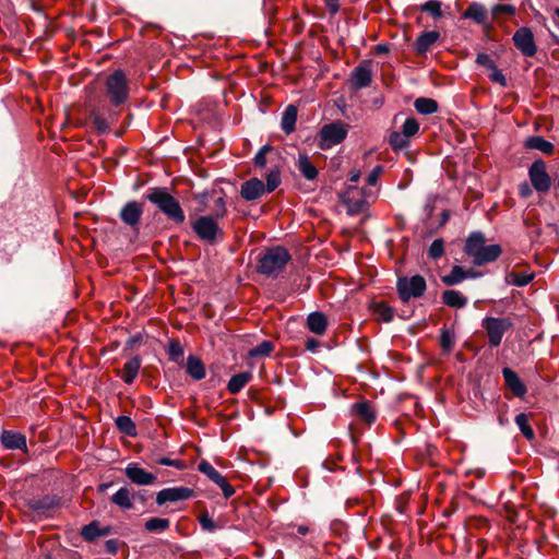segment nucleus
Wrapping results in <instances>:
<instances>
[{
  "label": "nucleus",
  "mask_w": 559,
  "mask_h": 559,
  "mask_svg": "<svg viewBox=\"0 0 559 559\" xmlns=\"http://www.w3.org/2000/svg\"><path fill=\"white\" fill-rule=\"evenodd\" d=\"M146 199L155 204L168 219L176 224H182L186 219L183 210L179 202L168 192L166 188H152L146 194Z\"/></svg>",
  "instance_id": "obj_1"
},
{
  "label": "nucleus",
  "mask_w": 559,
  "mask_h": 559,
  "mask_svg": "<svg viewBox=\"0 0 559 559\" xmlns=\"http://www.w3.org/2000/svg\"><path fill=\"white\" fill-rule=\"evenodd\" d=\"M290 260L289 252L283 247L266 249L259 259V273L267 276H277Z\"/></svg>",
  "instance_id": "obj_2"
},
{
  "label": "nucleus",
  "mask_w": 559,
  "mask_h": 559,
  "mask_svg": "<svg viewBox=\"0 0 559 559\" xmlns=\"http://www.w3.org/2000/svg\"><path fill=\"white\" fill-rule=\"evenodd\" d=\"M106 95L114 106H119L127 102L129 97L128 79L122 70H116L106 78Z\"/></svg>",
  "instance_id": "obj_3"
},
{
  "label": "nucleus",
  "mask_w": 559,
  "mask_h": 559,
  "mask_svg": "<svg viewBox=\"0 0 559 559\" xmlns=\"http://www.w3.org/2000/svg\"><path fill=\"white\" fill-rule=\"evenodd\" d=\"M396 289L401 300L407 302L421 297L427 289V284L421 275L405 276L397 280Z\"/></svg>",
  "instance_id": "obj_4"
},
{
  "label": "nucleus",
  "mask_w": 559,
  "mask_h": 559,
  "mask_svg": "<svg viewBox=\"0 0 559 559\" xmlns=\"http://www.w3.org/2000/svg\"><path fill=\"white\" fill-rule=\"evenodd\" d=\"M481 326L486 330L491 347H498L506 332L512 329L513 322L510 318L486 317Z\"/></svg>",
  "instance_id": "obj_5"
},
{
  "label": "nucleus",
  "mask_w": 559,
  "mask_h": 559,
  "mask_svg": "<svg viewBox=\"0 0 559 559\" xmlns=\"http://www.w3.org/2000/svg\"><path fill=\"white\" fill-rule=\"evenodd\" d=\"M347 133L348 127L344 122L324 124L319 132V147L328 150L337 145L345 140Z\"/></svg>",
  "instance_id": "obj_6"
},
{
  "label": "nucleus",
  "mask_w": 559,
  "mask_h": 559,
  "mask_svg": "<svg viewBox=\"0 0 559 559\" xmlns=\"http://www.w3.org/2000/svg\"><path fill=\"white\" fill-rule=\"evenodd\" d=\"M215 216H200L192 225L193 231L197 236L210 243L223 239V230L219 228Z\"/></svg>",
  "instance_id": "obj_7"
},
{
  "label": "nucleus",
  "mask_w": 559,
  "mask_h": 559,
  "mask_svg": "<svg viewBox=\"0 0 559 559\" xmlns=\"http://www.w3.org/2000/svg\"><path fill=\"white\" fill-rule=\"evenodd\" d=\"M528 177L532 187L536 191L540 193H546L550 190L551 178L547 173V166L543 159H537L530 166Z\"/></svg>",
  "instance_id": "obj_8"
},
{
  "label": "nucleus",
  "mask_w": 559,
  "mask_h": 559,
  "mask_svg": "<svg viewBox=\"0 0 559 559\" xmlns=\"http://www.w3.org/2000/svg\"><path fill=\"white\" fill-rule=\"evenodd\" d=\"M198 469L222 489L226 499L230 498L235 493L234 487L227 481L226 477L215 469V467L206 460H202L199 463Z\"/></svg>",
  "instance_id": "obj_9"
},
{
  "label": "nucleus",
  "mask_w": 559,
  "mask_h": 559,
  "mask_svg": "<svg viewBox=\"0 0 559 559\" xmlns=\"http://www.w3.org/2000/svg\"><path fill=\"white\" fill-rule=\"evenodd\" d=\"M513 43L523 56L533 57L536 55L537 47L535 45L534 35L531 28H519L513 35Z\"/></svg>",
  "instance_id": "obj_10"
},
{
  "label": "nucleus",
  "mask_w": 559,
  "mask_h": 559,
  "mask_svg": "<svg viewBox=\"0 0 559 559\" xmlns=\"http://www.w3.org/2000/svg\"><path fill=\"white\" fill-rule=\"evenodd\" d=\"M372 71L370 61H362L352 72L349 82L354 90H361L371 84Z\"/></svg>",
  "instance_id": "obj_11"
},
{
  "label": "nucleus",
  "mask_w": 559,
  "mask_h": 559,
  "mask_svg": "<svg viewBox=\"0 0 559 559\" xmlns=\"http://www.w3.org/2000/svg\"><path fill=\"white\" fill-rule=\"evenodd\" d=\"M194 491L188 487H171L160 490L156 496V503L163 506L166 502H176L192 498Z\"/></svg>",
  "instance_id": "obj_12"
},
{
  "label": "nucleus",
  "mask_w": 559,
  "mask_h": 559,
  "mask_svg": "<svg viewBox=\"0 0 559 559\" xmlns=\"http://www.w3.org/2000/svg\"><path fill=\"white\" fill-rule=\"evenodd\" d=\"M343 203L347 207L349 214H358L365 211L368 202L361 193L354 187H348L343 195Z\"/></svg>",
  "instance_id": "obj_13"
},
{
  "label": "nucleus",
  "mask_w": 559,
  "mask_h": 559,
  "mask_svg": "<svg viewBox=\"0 0 559 559\" xmlns=\"http://www.w3.org/2000/svg\"><path fill=\"white\" fill-rule=\"evenodd\" d=\"M126 476L135 485H152L156 480V476L140 467L136 463H130L124 468Z\"/></svg>",
  "instance_id": "obj_14"
},
{
  "label": "nucleus",
  "mask_w": 559,
  "mask_h": 559,
  "mask_svg": "<svg viewBox=\"0 0 559 559\" xmlns=\"http://www.w3.org/2000/svg\"><path fill=\"white\" fill-rule=\"evenodd\" d=\"M142 214V204L136 201H130L121 209L120 218L126 225L135 228L139 225Z\"/></svg>",
  "instance_id": "obj_15"
},
{
  "label": "nucleus",
  "mask_w": 559,
  "mask_h": 559,
  "mask_svg": "<svg viewBox=\"0 0 559 559\" xmlns=\"http://www.w3.org/2000/svg\"><path fill=\"white\" fill-rule=\"evenodd\" d=\"M265 193V186L262 180L251 178L245 181L240 188V195L246 201H254Z\"/></svg>",
  "instance_id": "obj_16"
},
{
  "label": "nucleus",
  "mask_w": 559,
  "mask_h": 559,
  "mask_svg": "<svg viewBox=\"0 0 559 559\" xmlns=\"http://www.w3.org/2000/svg\"><path fill=\"white\" fill-rule=\"evenodd\" d=\"M0 441L5 449L26 450V437L23 433L3 430Z\"/></svg>",
  "instance_id": "obj_17"
},
{
  "label": "nucleus",
  "mask_w": 559,
  "mask_h": 559,
  "mask_svg": "<svg viewBox=\"0 0 559 559\" xmlns=\"http://www.w3.org/2000/svg\"><path fill=\"white\" fill-rule=\"evenodd\" d=\"M440 38V33L437 31L423 32L416 39L414 49L417 55H425L431 46H433Z\"/></svg>",
  "instance_id": "obj_18"
},
{
  "label": "nucleus",
  "mask_w": 559,
  "mask_h": 559,
  "mask_svg": "<svg viewBox=\"0 0 559 559\" xmlns=\"http://www.w3.org/2000/svg\"><path fill=\"white\" fill-rule=\"evenodd\" d=\"M110 532V526L100 527L97 521H93L81 528V536L86 542H93L97 537L109 535Z\"/></svg>",
  "instance_id": "obj_19"
},
{
  "label": "nucleus",
  "mask_w": 559,
  "mask_h": 559,
  "mask_svg": "<svg viewBox=\"0 0 559 559\" xmlns=\"http://www.w3.org/2000/svg\"><path fill=\"white\" fill-rule=\"evenodd\" d=\"M502 374L506 384L515 396L522 397L526 393V386L513 370H511L510 368H504L502 370Z\"/></svg>",
  "instance_id": "obj_20"
},
{
  "label": "nucleus",
  "mask_w": 559,
  "mask_h": 559,
  "mask_svg": "<svg viewBox=\"0 0 559 559\" xmlns=\"http://www.w3.org/2000/svg\"><path fill=\"white\" fill-rule=\"evenodd\" d=\"M352 412L360 420L370 425L376 420V412L373 406L368 401H361L352 405Z\"/></svg>",
  "instance_id": "obj_21"
},
{
  "label": "nucleus",
  "mask_w": 559,
  "mask_h": 559,
  "mask_svg": "<svg viewBox=\"0 0 559 559\" xmlns=\"http://www.w3.org/2000/svg\"><path fill=\"white\" fill-rule=\"evenodd\" d=\"M501 254V247L499 245H489L479 251L476 258L473 260L475 265H484L496 261Z\"/></svg>",
  "instance_id": "obj_22"
},
{
  "label": "nucleus",
  "mask_w": 559,
  "mask_h": 559,
  "mask_svg": "<svg viewBox=\"0 0 559 559\" xmlns=\"http://www.w3.org/2000/svg\"><path fill=\"white\" fill-rule=\"evenodd\" d=\"M141 358L135 356L128 361L124 362L122 371H121V378L124 383L131 384L133 383L134 379L138 377L139 370L141 368Z\"/></svg>",
  "instance_id": "obj_23"
},
{
  "label": "nucleus",
  "mask_w": 559,
  "mask_h": 559,
  "mask_svg": "<svg viewBox=\"0 0 559 559\" xmlns=\"http://www.w3.org/2000/svg\"><path fill=\"white\" fill-rule=\"evenodd\" d=\"M485 248V238L480 233H473L468 236L465 243V253L473 260Z\"/></svg>",
  "instance_id": "obj_24"
},
{
  "label": "nucleus",
  "mask_w": 559,
  "mask_h": 559,
  "mask_svg": "<svg viewBox=\"0 0 559 559\" xmlns=\"http://www.w3.org/2000/svg\"><path fill=\"white\" fill-rule=\"evenodd\" d=\"M27 506L31 510L44 514L47 511L55 509L58 506V501L55 498L46 496L28 500Z\"/></svg>",
  "instance_id": "obj_25"
},
{
  "label": "nucleus",
  "mask_w": 559,
  "mask_h": 559,
  "mask_svg": "<svg viewBox=\"0 0 559 559\" xmlns=\"http://www.w3.org/2000/svg\"><path fill=\"white\" fill-rule=\"evenodd\" d=\"M307 326L312 333L322 335L328 326L326 317L322 312H312L307 318Z\"/></svg>",
  "instance_id": "obj_26"
},
{
  "label": "nucleus",
  "mask_w": 559,
  "mask_h": 559,
  "mask_svg": "<svg viewBox=\"0 0 559 559\" xmlns=\"http://www.w3.org/2000/svg\"><path fill=\"white\" fill-rule=\"evenodd\" d=\"M251 379L252 373L250 371L234 374L227 383V390L231 394H237L251 381Z\"/></svg>",
  "instance_id": "obj_27"
},
{
  "label": "nucleus",
  "mask_w": 559,
  "mask_h": 559,
  "mask_svg": "<svg viewBox=\"0 0 559 559\" xmlns=\"http://www.w3.org/2000/svg\"><path fill=\"white\" fill-rule=\"evenodd\" d=\"M442 301L448 307L461 309L466 306L467 298L457 290L448 289L442 293Z\"/></svg>",
  "instance_id": "obj_28"
},
{
  "label": "nucleus",
  "mask_w": 559,
  "mask_h": 559,
  "mask_svg": "<svg viewBox=\"0 0 559 559\" xmlns=\"http://www.w3.org/2000/svg\"><path fill=\"white\" fill-rule=\"evenodd\" d=\"M525 147L530 150H537L543 152L544 154L551 155L554 153V144L543 136L535 135L530 136L525 141Z\"/></svg>",
  "instance_id": "obj_29"
},
{
  "label": "nucleus",
  "mask_w": 559,
  "mask_h": 559,
  "mask_svg": "<svg viewBox=\"0 0 559 559\" xmlns=\"http://www.w3.org/2000/svg\"><path fill=\"white\" fill-rule=\"evenodd\" d=\"M474 273H468L463 270L462 266L455 265L452 267L451 272L448 275L441 277L442 283L448 286H453L460 284L467 277H474Z\"/></svg>",
  "instance_id": "obj_30"
},
{
  "label": "nucleus",
  "mask_w": 559,
  "mask_h": 559,
  "mask_svg": "<svg viewBox=\"0 0 559 559\" xmlns=\"http://www.w3.org/2000/svg\"><path fill=\"white\" fill-rule=\"evenodd\" d=\"M187 372L194 380H202L206 374L204 364L195 356H189L187 358Z\"/></svg>",
  "instance_id": "obj_31"
},
{
  "label": "nucleus",
  "mask_w": 559,
  "mask_h": 559,
  "mask_svg": "<svg viewBox=\"0 0 559 559\" xmlns=\"http://www.w3.org/2000/svg\"><path fill=\"white\" fill-rule=\"evenodd\" d=\"M297 167L300 174L308 180H313L318 176L316 166L310 162L309 157L300 154L297 160Z\"/></svg>",
  "instance_id": "obj_32"
},
{
  "label": "nucleus",
  "mask_w": 559,
  "mask_h": 559,
  "mask_svg": "<svg viewBox=\"0 0 559 559\" xmlns=\"http://www.w3.org/2000/svg\"><path fill=\"white\" fill-rule=\"evenodd\" d=\"M464 19H471L477 24H484L487 21V11L479 3H472L463 13Z\"/></svg>",
  "instance_id": "obj_33"
},
{
  "label": "nucleus",
  "mask_w": 559,
  "mask_h": 559,
  "mask_svg": "<svg viewBox=\"0 0 559 559\" xmlns=\"http://www.w3.org/2000/svg\"><path fill=\"white\" fill-rule=\"evenodd\" d=\"M297 120V108L294 105H289L285 108L282 117V129L286 133H290L295 129Z\"/></svg>",
  "instance_id": "obj_34"
},
{
  "label": "nucleus",
  "mask_w": 559,
  "mask_h": 559,
  "mask_svg": "<svg viewBox=\"0 0 559 559\" xmlns=\"http://www.w3.org/2000/svg\"><path fill=\"white\" fill-rule=\"evenodd\" d=\"M414 107L421 115H431L438 110V103L432 98L419 97L414 102Z\"/></svg>",
  "instance_id": "obj_35"
},
{
  "label": "nucleus",
  "mask_w": 559,
  "mask_h": 559,
  "mask_svg": "<svg viewBox=\"0 0 559 559\" xmlns=\"http://www.w3.org/2000/svg\"><path fill=\"white\" fill-rule=\"evenodd\" d=\"M112 503L129 510L133 507L130 490L127 487L120 488L111 498Z\"/></svg>",
  "instance_id": "obj_36"
},
{
  "label": "nucleus",
  "mask_w": 559,
  "mask_h": 559,
  "mask_svg": "<svg viewBox=\"0 0 559 559\" xmlns=\"http://www.w3.org/2000/svg\"><path fill=\"white\" fill-rule=\"evenodd\" d=\"M170 521L166 518H151L146 520L144 527L151 533H162L168 530Z\"/></svg>",
  "instance_id": "obj_37"
},
{
  "label": "nucleus",
  "mask_w": 559,
  "mask_h": 559,
  "mask_svg": "<svg viewBox=\"0 0 559 559\" xmlns=\"http://www.w3.org/2000/svg\"><path fill=\"white\" fill-rule=\"evenodd\" d=\"M373 314L379 321L391 322L394 318V310L385 302H377L373 305Z\"/></svg>",
  "instance_id": "obj_38"
},
{
  "label": "nucleus",
  "mask_w": 559,
  "mask_h": 559,
  "mask_svg": "<svg viewBox=\"0 0 559 559\" xmlns=\"http://www.w3.org/2000/svg\"><path fill=\"white\" fill-rule=\"evenodd\" d=\"M274 343L271 341H263L260 344H258L255 347L251 348L248 352V356L250 358H258V357H267L271 355V353L274 350Z\"/></svg>",
  "instance_id": "obj_39"
},
{
  "label": "nucleus",
  "mask_w": 559,
  "mask_h": 559,
  "mask_svg": "<svg viewBox=\"0 0 559 559\" xmlns=\"http://www.w3.org/2000/svg\"><path fill=\"white\" fill-rule=\"evenodd\" d=\"M116 426L122 433L134 437L136 436V427L133 420L128 416H118L116 418Z\"/></svg>",
  "instance_id": "obj_40"
},
{
  "label": "nucleus",
  "mask_w": 559,
  "mask_h": 559,
  "mask_svg": "<svg viewBox=\"0 0 559 559\" xmlns=\"http://www.w3.org/2000/svg\"><path fill=\"white\" fill-rule=\"evenodd\" d=\"M534 278V273L528 272H512L508 275L509 283L522 287L531 283Z\"/></svg>",
  "instance_id": "obj_41"
},
{
  "label": "nucleus",
  "mask_w": 559,
  "mask_h": 559,
  "mask_svg": "<svg viewBox=\"0 0 559 559\" xmlns=\"http://www.w3.org/2000/svg\"><path fill=\"white\" fill-rule=\"evenodd\" d=\"M515 424L518 425L519 429L521 430V432L523 433V436L526 439H528V440L534 439L535 433H534V430L532 429V427L528 424V418H527L526 414L521 413V414L516 415L515 416Z\"/></svg>",
  "instance_id": "obj_42"
},
{
  "label": "nucleus",
  "mask_w": 559,
  "mask_h": 559,
  "mask_svg": "<svg viewBox=\"0 0 559 559\" xmlns=\"http://www.w3.org/2000/svg\"><path fill=\"white\" fill-rule=\"evenodd\" d=\"M389 144L394 151L403 150L409 145V139L402 132L393 131L389 136Z\"/></svg>",
  "instance_id": "obj_43"
},
{
  "label": "nucleus",
  "mask_w": 559,
  "mask_h": 559,
  "mask_svg": "<svg viewBox=\"0 0 559 559\" xmlns=\"http://www.w3.org/2000/svg\"><path fill=\"white\" fill-rule=\"evenodd\" d=\"M423 12L429 13L435 19L442 17L441 2L438 0H429L420 5Z\"/></svg>",
  "instance_id": "obj_44"
},
{
  "label": "nucleus",
  "mask_w": 559,
  "mask_h": 559,
  "mask_svg": "<svg viewBox=\"0 0 559 559\" xmlns=\"http://www.w3.org/2000/svg\"><path fill=\"white\" fill-rule=\"evenodd\" d=\"M419 131V123L415 118H407L402 126L401 132L407 138L411 139L415 136Z\"/></svg>",
  "instance_id": "obj_45"
},
{
  "label": "nucleus",
  "mask_w": 559,
  "mask_h": 559,
  "mask_svg": "<svg viewBox=\"0 0 559 559\" xmlns=\"http://www.w3.org/2000/svg\"><path fill=\"white\" fill-rule=\"evenodd\" d=\"M455 343V334L449 330H442L440 335V345L443 350L451 352Z\"/></svg>",
  "instance_id": "obj_46"
},
{
  "label": "nucleus",
  "mask_w": 559,
  "mask_h": 559,
  "mask_svg": "<svg viewBox=\"0 0 559 559\" xmlns=\"http://www.w3.org/2000/svg\"><path fill=\"white\" fill-rule=\"evenodd\" d=\"M444 242L442 239H435L428 249V255L436 260L443 255Z\"/></svg>",
  "instance_id": "obj_47"
},
{
  "label": "nucleus",
  "mask_w": 559,
  "mask_h": 559,
  "mask_svg": "<svg viewBox=\"0 0 559 559\" xmlns=\"http://www.w3.org/2000/svg\"><path fill=\"white\" fill-rule=\"evenodd\" d=\"M91 118L93 119L95 128L97 129L98 132L105 133L108 131V129H109L108 121L105 118H103L98 112L92 111Z\"/></svg>",
  "instance_id": "obj_48"
},
{
  "label": "nucleus",
  "mask_w": 559,
  "mask_h": 559,
  "mask_svg": "<svg viewBox=\"0 0 559 559\" xmlns=\"http://www.w3.org/2000/svg\"><path fill=\"white\" fill-rule=\"evenodd\" d=\"M280 183H281L280 173L277 170L270 171V174L267 175V178H266L265 192H272L280 186Z\"/></svg>",
  "instance_id": "obj_49"
},
{
  "label": "nucleus",
  "mask_w": 559,
  "mask_h": 559,
  "mask_svg": "<svg viewBox=\"0 0 559 559\" xmlns=\"http://www.w3.org/2000/svg\"><path fill=\"white\" fill-rule=\"evenodd\" d=\"M199 523L204 531L214 532L217 530L216 523L207 513H204L199 518Z\"/></svg>",
  "instance_id": "obj_50"
},
{
  "label": "nucleus",
  "mask_w": 559,
  "mask_h": 559,
  "mask_svg": "<svg viewBox=\"0 0 559 559\" xmlns=\"http://www.w3.org/2000/svg\"><path fill=\"white\" fill-rule=\"evenodd\" d=\"M271 151H272V147L270 145L262 146L254 156L255 166L264 167L266 164V153H269Z\"/></svg>",
  "instance_id": "obj_51"
},
{
  "label": "nucleus",
  "mask_w": 559,
  "mask_h": 559,
  "mask_svg": "<svg viewBox=\"0 0 559 559\" xmlns=\"http://www.w3.org/2000/svg\"><path fill=\"white\" fill-rule=\"evenodd\" d=\"M168 354L171 359L177 360L183 355L182 346L176 341L170 342L168 346Z\"/></svg>",
  "instance_id": "obj_52"
},
{
  "label": "nucleus",
  "mask_w": 559,
  "mask_h": 559,
  "mask_svg": "<svg viewBox=\"0 0 559 559\" xmlns=\"http://www.w3.org/2000/svg\"><path fill=\"white\" fill-rule=\"evenodd\" d=\"M158 464L165 465V466H173L179 471H182L187 467L186 463L181 460H173L168 457H162L158 460Z\"/></svg>",
  "instance_id": "obj_53"
},
{
  "label": "nucleus",
  "mask_w": 559,
  "mask_h": 559,
  "mask_svg": "<svg viewBox=\"0 0 559 559\" xmlns=\"http://www.w3.org/2000/svg\"><path fill=\"white\" fill-rule=\"evenodd\" d=\"M514 13H515V8L511 4H497L492 8L493 15H499V14L512 15Z\"/></svg>",
  "instance_id": "obj_54"
},
{
  "label": "nucleus",
  "mask_w": 559,
  "mask_h": 559,
  "mask_svg": "<svg viewBox=\"0 0 559 559\" xmlns=\"http://www.w3.org/2000/svg\"><path fill=\"white\" fill-rule=\"evenodd\" d=\"M476 62L483 67L490 69V70L496 67L493 60L487 53H478L476 57Z\"/></svg>",
  "instance_id": "obj_55"
},
{
  "label": "nucleus",
  "mask_w": 559,
  "mask_h": 559,
  "mask_svg": "<svg viewBox=\"0 0 559 559\" xmlns=\"http://www.w3.org/2000/svg\"><path fill=\"white\" fill-rule=\"evenodd\" d=\"M491 71L492 72L489 75L490 80L492 82L499 83L501 86H506L507 85V79H506L504 74L499 69H497V67L491 69Z\"/></svg>",
  "instance_id": "obj_56"
},
{
  "label": "nucleus",
  "mask_w": 559,
  "mask_h": 559,
  "mask_svg": "<svg viewBox=\"0 0 559 559\" xmlns=\"http://www.w3.org/2000/svg\"><path fill=\"white\" fill-rule=\"evenodd\" d=\"M382 171H383V167L381 165L376 166L368 175V178H367L368 185H370V186L376 185Z\"/></svg>",
  "instance_id": "obj_57"
},
{
  "label": "nucleus",
  "mask_w": 559,
  "mask_h": 559,
  "mask_svg": "<svg viewBox=\"0 0 559 559\" xmlns=\"http://www.w3.org/2000/svg\"><path fill=\"white\" fill-rule=\"evenodd\" d=\"M532 183L530 185L528 182L524 181L519 185V194L521 198L527 199L532 195Z\"/></svg>",
  "instance_id": "obj_58"
},
{
  "label": "nucleus",
  "mask_w": 559,
  "mask_h": 559,
  "mask_svg": "<svg viewBox=\"0 0 559 559\" xmlns=\"http://www.w3.org/2000/svg\"><path fill=\"white\" fill-rule=\"evenodd\" d=\"M215 204H216V212H215V217L216 218H223L226 214V206H225V201L223 198H218L216 201H215Z\"/></svg>",
  "instance_id": "obj_59"
},
{
  "label": "nucleus",
  "mask_w": 559,
  "mask_h": 559,
  "mask_svg": "<svg viewBox=\"0 0 559 559\" xmlns=\"http://www.w3.org/2000/svg\"><path fill=\"white\" fill-rule=\"evenodd\" d=\"M331 15H335L340 10V0H325Z\"/></svg>",
  "instance_id": "obj_60"
},
{
  "label": "nucleus",
  "mask_w": 559,
  "mask_h": 559,
  "mask_svg": "<svg viewBox=\"0 0 559 559\" xmlns=\"http://www.w3.org/2000/svg\"><path fill=\"white\" fill-rule=\"evenodd\" d=\"M105 546L106 550L110 554H115L118 550V542L116 539H108Z\"/></svg>",
  "instance_id": "obj_61"
},
{
  "label": "nucleus",
  "mask_w": 559,
  "mask_h": 559,
  "mask_svg": "<svg viewBox=\"0 0 559 559\" xmlns=\"http://www.w3.org/2000/svg\"><path fill=\"white\" fill-rule=\"evenodd\" d=\"M306 347L307 349L314 352L316 348L318 347V341L314 338H308L306 342Z\"/></svg>",
  "instance_id": "obj_62"
},
{
  "label": "nucleus",
  "mask_w": 559,
  "mask_h": 559,
  "mask_svg": "<svg viewBox=\"0 0 559 559\" xmlns=\"http://www.w3.org/2000/svg\"><path fill=\"white\" fill-rule=\"evenodd\" d=\"M374 50L379 55H383V53H386L389 52V46L385 45V44H378L376 47H374Z\"/></svg>",
  "instance_id": "obj_63"
},
{
  "label": "nucleus",
  "mask_w": 559,
  "mask_h": 559,
  "mask_svg": "<svg viewBox=\"0 0 559 559\" xmlns=\"http://www.w3.org/2000/svg\"><path fill=\"white\" fill-rule=\"evenodd\" d=\"M359 177H360V173L359 171H352L350 175H349V181L350 182H357Z\"/></svg>",
  "instance_id": "obj_64"
}]
</instances>
